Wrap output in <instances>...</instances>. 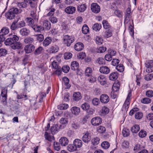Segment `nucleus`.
<instances>
[{"label": "nucleus", "instance_id": "obj_57", "mask_svg": "<svg viewBox=\"0 0 153 153\" xmlns=\"http://www.w3.org/2000/svg\"><path fill=\"white\" fill-rule=\"evenodd\" d=\"M96 43L99 45L102 44L103 41L102 39L99 36L96 37Z\"/></svg>", "mask_w": 153, "mask_h": 153}, {"label": "nucleus", "instance_id": "obj_26", "mask_svg": "<svg viewBox=\"0 0 153 153\" xmlns=\"http://www.w3.org/2000/svg\"><path fill=\"white\" fill-rule=\"evenodd\" d=\"M58 50V47L56 45H54L51 47L48 51L49 53H53L57 52Z\"/></svg>", "mask_w": 153, "mask_h": 153}, {"label": "nucleus", "instance_id": "obj_2", "mask_svg": "<svg viewBox=\"0 0 153 153\" xmlns=\"http://www.w3.org/2000/svg\"><path fill=\"white\" fill-rule=\"evenodd\" d=\"M10 37L8 38L4 42L6 45H10L16 42L19 40V37L16 35H10Z\"/></svg>", "mask_w": 153, "mask_h": 153}, {"label": "nucleus", "instance_id": "obj_13", "mask_svg": "<svg viewBox=\"0 0 153 153\" xmlns=\"http://www.w3.org/2000/svg\"><path fill=\"white\" fill-rule=\"evenodd\" d=\"M10 45H11L12 48L13 49H19L22 48V44L19 42H16Z\"/></svg>", "mask_w": 153, "mask_h": 153}, {"label": "nucleus", "instance_id": "obj_36", "mask_svg": "<svg viewBox=\"0 0 153 153\" xmlns=\"http://www.w3.org/2000/svg\"><path fill=\"white\" fill-rule=\"evenodd\" d=\"M68 150L70 152L74 151L76 150L77 148L73 143V144L69 145L68 146Z\"/></svg>", "mask_w": 153, "mask_h": 153}, {"label": "nucleus", "instance_id": "obj_56", "mask_svg": "<svg viewBox=\"0 0 153 153\" xmlns=\"http://www.w3.org/2000/svg\"><path fill=\"white\" fill-rule=\"evenodd\" d=\"M151 100L148 98H145L141 100V102L144 104H147L150 103Z\"/></svg>", "mask_w": 153, "mask_h": 153}, {"label": "nucleus", "instance_id": "obj_15", "mask_svg": "<svg viewBox=\"0 0 153 153\" xmlns=\"http://www.w3.org/2000/svg\"><path fill=\"white\" fill-rule=\"evenodd\" d=\"M19 32L22 36H25L29 34L30 31L29 29L26 28H24L20 30Z\"/></svg>", "mask_w": 153, "mask_h": 153}, {"label": "nucleus", "instance_id": "obj_48", "mask_svg": "<svg viewBox=\"0 0 153 153\" xmlns=\"http://www.w3.org/2000/svg\"><path fill=\"white\" fill-rule=\"evenodd\" d=\"M101 146L103 148L107 149L109 147L110 145L108 142L105 141L102 143Z\"/></svg>", "mask_w": 153, "mask_h": 153}, {"label": "nucleus", "instance_id": "obj_4", "mask_svg": "<svg viewBox=\"0 0 153 153\" xmlns=\"http://www.w3.org/2000/svg\"><path fill=\"white\" fill-rule=\"evenodd\" d=\"M131 96V91L129 92L127 97L122 107V110H124L125 111H127L128 109V105L130 104L129 100Z\"/></svg>", "mask_w": 153, "mask_h": 153}, {"label": "nucleus", "instance_id": "obj_62", "mask_svg": "<svg viewBox=\"0 0 153 153\" xmlns=\"http://www.w3.org/2000/svg\"><path fill=\"white\" fill-rule=\"evenodd\" d=\"M122 134L123 136L124 137L128 136L129 134L128 130L126 128H124L122 131Z\"/></svg>", "mask_w": 153, "mask_h": 153}, {"label": "nucleus", "instance_id": "obj_29", "mask_svg": "<svg viewBox=\"0 0 153 153\" xmlns=\"http://www.w3.org/2000/svg\"><path fill=\"white\" fill-rule=\"evenodd\" d=\"M51 41V37H48L46 38L43 41V45L45 47L48 46L50 44Z\"/></svg>", "mask_w": 153, "mask_h": 153}, {"label": "nucleus", "instance_id": "obj_41", "mask_svg": "<svg viewBox=\"0 0 153 153\" xmlns=\"http://www.w3.org/2000/svg\"><path fill=\"white\" fill-rule=\"evenodd\" d=\"M112 35V33L111 29H108L107 31L105 32L104 36L105 38H108Z\"/></svg>", "mask_w": 153, "mask_h": 153}, {"label": "nucleus", "instance_id": "obj_23", "mask_svg": "<svg viewBox=\"0 0 153 153\" xmlns=\"http://www.w3.org/2000/svg\"><path fill=\"white\" fill-rule=\"evenodd\" d=\"M43 50V48L42 47L39 46L35 50L33 53L35 55H38L41 53Z\"/></svg>", "mask_w": 153, "mask_h": 153}, {"label": "nucleus", "instance_id": "obj_16", "mask_svg": "<svg viewBox=\"0 0 153 153\" xmlns=\"http://www.w3.org/2000/svg\"><path fill=\"white\" fill-rule=\"evenodd\" d=\"M71 111L73 114L75 116L78 115L80 112V108L77 106H74L72 107Z\"/></svg>", "mask_w": 153, "mask_h": 153}, {"label": "nucleus", "instance_id": "obj_9", "mask_svg": "<svg viewBox=\"0 0 153 153\" xmlns=\"http://www.w3.org/2000/svg\"><path fill=\"white\" fill-rule=\"evenodd\" d=\"M91 140V134L88 132H87L82 137V140L85 143H88Z\"/></svg>", "mask_w": 153, "mask_h": 153}, {"label": "nucleus", "instance_id": "obj_25", "mask_svg": "<svg viewBox=\"0 0 153 153\" xmlns=\"http://www.w3.org/2000/svg\"><path fill=\"white\" fill-rule=\"evenodd\" d=\"M79 66L78 63L76 61L71 62V68L72 70L75 71L78 69Z\"/></svg>", "mask_w": 153, "mask_h": 153}, {"label": "nucleus", "instance_id": "obj_27", "mask_svg": "<svg viewBox=\"0 0 153 153\" xmlns=\"http://www.w3.org/2000/svg\"><path fill=\"white\" fill-rule=\"evenodd\" d=\"M86 8L85 4H80L77 6V10L79 12H84Z\"/></svg>", "mask_w": 153, "mask_h": 153}, {"label": "nucleus", "instance_id": "obj_1", "mask_svg": "<svg viewBox=\"0 0 153 153\" xmlns=\"http://www.w3.org/2000/svg\"><path fill=\"white\" fill-rule=\"evenodd\" d=\"M19 12L17 8L13 7L10 8L8 11L5 13L6 17L9 19H12L15 17V15L17 14Z\"/></svg>", "mask_w": 153, "mask_h": 153}, {"label": "nucleus", "instance_id": "obj_12", "mask_svg": "<svg viewBox=\"0 0 153 153\" xmlns=\"http://www.w3.org/2000/svg\"><path fill=\"white\" fill-rule=\"evenodd\" d=\"M59 143L62 146H65L68 144V140L66 137H62L59 140Z\"/></svg>", "mask_w": 153, "mask_h": 153}, {"label": "nucleus", "instance_id": "obj_46", "mask_svg": "<svg viewBox=\"0 0 153 153\" xmlns=\"http://www.w3.org/2000/svg\"><path fill=\"white\" fill-rule=\"evenodd\" d=\"M100 139L98 137H94L91 140V143L94 145H96L98 144L100 142Z\"/></svg>", "mask_w": 153, "mask_h": 153}, {"label": "nucleus", "instance_id": "obj_17", "mask_svg": "<svg viewBox=\"0 0 153 153\" xmlns=\"http://www.w3.org/2000/svg\"><path fill=\"white\" fill-rule=\"evenodd\" d=\"M82 98L81 93L79 92H75L74 93L73 96V100L75 101H78Z\"/></svg>", "mask_w": 153, "mask_h": 153}, {"label": "nucleus", "instance_id": "obj_20", "mask_svg": "<svg viewBox=\"0 0 153 153\" xmlns=\"http://www.w3.org/2000/svg\"><path fill=\"white\" fill-rule=\"evenodd\" d=\"M131 14V8L130 7H128V8L127 9L126 12L125 22H126V21H129V18Z\"/></svg>", "mask_w": 153, "mask_h": 153}, {"label": "nucleus", "instance_id": "obj_60", "mask_svg": "<svg viewBox=\"0 0 153 153\" xmlns=\"http://www.w3.org/2000/svg\"><path fill=\"white\" fill-rule=\"evenodd\" d=\"M98 63L100 65H102L105 64V60L102 57H99L97 60Z\"/></svg>", "mask_w": 153, "mask_h": 153}, {"label": "nucleus", "instance_id": "obj_24", "mask_svg": "<svg viewBox=\"0 0 153 153\" xmlns=\"http://www.w3.org/2000/svg\"><path fill=\"white\" fill-rule=\"evenodd\" d=\"M44 29L45 28L46 30H49L51 28V23L49 21L47 20L43 21V27Z\"/></svg>", "mask_w": 153, "mask_h": 153}, {"label": "nucleus", "instance_id": "obj_43", "mask_svg": "<svg viewBox=\"0 0 153 153\" xmlns=\"http://www.w3.org/2000/svg\"><path fill=\"white\" fill-rule=\"evenodd\" d=\"M89 28L87 25H84L82 28V32L84 34L87 33L89 32Z\"/></svg>", "mask_w": 153, "mask_h": 153}, {"label": "nucleus", "instance_id": "obj_7", "mask_svg": "<svg viewBox=\"0 0 153 153\" xmlns=\"http://www.w3.org/2000/svg\"><path fill=\"white\" fill-rule=\"evenodd\" d=\"M91 9L93 12L97 13L100 11V8L97 3H93L91 5Z\"/></svg>", "mask_w": 153, "mask_h": 153}, {"label": "nucleus", "instance_id": "obj_44", "mask_svg": "<svg viewBox=\"0 0 153 153\" xmlns=\"http://www.w3.org/2000/svg\"><path fill=\"white\" fill-rule=\"evenodd\" d=\"M33 29L36 32H41L44 30V28L41 26H36Z\"/></svg>", "mask_w": 153, "mask_h": 153}, {"label": "nucleus", "instance_id": "obj_11", "mask_svg": "<svg viewBox=\"0 0 153 153\" xmlns=\"http://www.w3.org/2000/svg\"><path fill=\"white\" fill-rule=\"evenodd\" d=\"M100 99L101 102L104 103H108L109 100V97L106 94H102L100 96Z\"/></svg>", "mask_w": 153, "mask_h": 153}, {"label": "nucleus", "instance_id": "obj_58", "mask_svg": "<svg viewBox=\"0 0 153 153\" xmlns=\"http://www.w3.org/2000/svg\"><path fill=\"white\" fill-rule=\"evenodd\" d=\"M25 25V23L24 21H22L19 22L17 24L18 28H20L24 27Z\"/></svg>", "mask_w": 153, "mask_h": 153}, {"label": "nucleus", "instance_id": "obj_19", "mask_svg": "<svg viewBox=\"0 0 153 153\" xmlns=\"http://www.w3.org/2000/svg\"><path fill=\"white\" fill-rule=\"evenodd\" d=\"M100 71L101 73L107 74L109 73L110 69L109 68L106 66H103L100 67Z\"/></svg>", "mask_w": 153, "mask_h": 153}, {"label": "nucleus", "instance_id": "obj_53", "mask_svg": "<svg viewBox=\"0 0 153 153\" xmlns=\"http://www.w3.org/2000/svg\"><path fill=\"white\" fill-rule=\"evenodd\" d=\"M72 56V54L70 53H66L64 54V57L65 59H68L71 58Z\"/></svg>", "mask_w": 153, "mask_h": 153}, {"label": "nucleus", "instance_id": "obj_22", "mask_svg": "<svg viewBox=\"0 0 153 153\" xmlns=\"http://www.w3.org/2000/svg\"><path fill=\"white\" fill-rule=\"evenodd\" d=\"M97 79L101 85H104L106 83V78L103 75H101L99 76Z\"/></svg>", "mask_w": 153, "mask_h": 153}, {"label": "nucleus", "instance_id": "obj_34", "mask_svg": "<svg viewBox=\"0 0 153 153\" xmlns=\"http://www.w3.org/2000/svg\"><path fill=\"white\" fill-rule=\"evenodd\" d=\"M101 28V24L97 23L95 24L93 26V29L96 31H99Z\"/></svg>", "mask_w": 153, "mask_h": 153}, {"label": "nucleus", "instance_id": "obj_64", "mask_svg": "<svg viewBox=\"0 0 153 153\" xmlns=\"http://www.w3.org/2000/svg\"><path fill=\"white\" fill-rule=\"evenodd\" d=\"M146 96L149 97H153V91L149 90L147 91L146 92Z\"/></svg>", "mask_w": 153, "mask_h": 153}, {"label": "nucleus", "instance_id": "obj_61", "mask_svg": "<svg viewBox=\"0 0 153 153\" xmlns=\"http://www.w3.org/2000/svg\"><path fill=\"white\" fill-rule=\"evenodd\" d=\"M59 122L63 126V125L67 124L68 122L67 119L62 117L60 119Z\"/></svg>", "mask_w": 153, "mask_h": 153}, {"label": "nucleus", "instance_id": "obj_37", "mask_svg": "<svg viewBox=\"0 0 153 153\" xmlns=\"http://www.w3.org/2000/svg\"><path fill=\"white\" fill-rule=\"evenodd\" d=\"M120 88V83H114L112 87V89L114 92L117 91Z\"/></svg>", "mask_w": 153, "mask_h": 153}, {"label": "nucleus", "instance_id": "obj_30", "mask_svg": "<svg viewBox=\"0 0 153 153\" xmlns=\"http://www.w3.org/2000/svg\"><path fill=\"white\" fill-rule=\"evenodd\" d=\"M118 77V73L117 72H115L111 73L109 76V79L110 80L114 81Z\"/></svg>", "mask_w": 153, "mask_h": 153}, {"label": "nucleus", "instance_id": "obj_31", "mask_svg": "<svg viewBox=\"0 0 153 153\" xmlns=\"http://www.w3.org/2000/svg\"><path fill=\"white\" fill-rule=\"evenodd\" d=\"M104 28L105 29H111V27L108 22L106 20H104L102 22Z\"/></svg>", "mask_w": 153, "mask_h": 153}, {"label": "nucleus", "instance_id": "obj_28", "mask_svg": "<svg viewBox=\"0 0 153 153\" xmlns=\"http://www.w3.org/2000/svg\"><path fill=\"white\" fill-rule=\"evenodd\" d=\"M93 71L91 68L90 67L87 68L85 71V74L86 76L89 77L91 76L92 74Z\"/></svg>", "mask_w": 153, "mask_h": 153}, {"label": "nucleus", "instance_id": "obj_47", "mask_svg": "<svg viewBox=\"0 0 153 153\" xmlns=\"http://www.w3.org/2000/svg\"><path fill=\"white\" fill-rule=\"evenodd\" d=\"M37 37V40L39 42L42 41L44 39V37L43 35L41 34H38L36 35Z\"/></svg>", "mask_w": 153, "mask_h": 153}, {"label": "nucleus", "instance_id": "obj_32", "mask_svg": "<svg viewBox=\"0 0 153 153\" xmlns=\"http://www.w3.org/2000/svg\"><path fill=\"white\" fill-rule=\"evenodd\" d=\"M140 128L139 125H135L131 128V131L132 133H137L140 130Z\"/></svg>", "mask_w": 153, "mask_h": 153}, {"label": "nucleus", "instance_id": "obj_8", "mask_svg": "<svg viewBox=\"0 0 153 153\" xmlns=\"http://www.w3.org/2000/svg\"><path fill=\"white\" fill-rule=\"evenodd\" d=\"M7 88H3L1 91V95L2 97V102H3L4 105L7 103Z\"/></svg>", "mask_w": 153, "mask_h": 153}, {"label": "nucleus", "instance_id": "obj_3", "mask_svg": "<svg viewBox=\"0 0 153 153\" xmlns=\"http://www.w3.org/2000/svg\"><path fill=\"white\" fill-rule=\"evenodd\" d=\"M63 39L64 43L68 47L74 41V39L73 37L68 35L65 36Z\"/></svg>", "mask_w": 153, "mask_h": 153}, {"label": "nucleus", "instance_id": "obj_18", "mask_svg": "<svg viewBox=\"0 0 153 153\" xmlns=\"http://www.w3.org/2000/svg\"><path fill=\"white\" fill-rule=\"evenodd\" d=\"M84 48V45L81 42H78L76 43L74 46L75 50L77 51L82 50Z\"/></svg>", "mask_w": 153, "mask_h": 153}, {"label": "nucleus", "instance_id": "obj_38", "mask_svg": "<svg viewBox=\"0 0 153 153\" xmlns=\"http://www.w3.org/2000/svg\"><path fill=\"white\" fill-rule=\"evenodd\" d=\"M81 108L83 110L87 111L89 109L90 105L88 103L85 102L82 105Z\"/></svg>", "mask_w": 153, "mask_h": 153}, {"label": "nucleus", "instance_id": "obj_21", "mask_svg": "<svg viewBox=\"0 0 153 153\" xmlns=\"http://www.w3.org/2000/svg\"><path fill=\"white\" fill-rule=\"evenodd\" d=\"M74 145L75 146L76 148H80L82 146V142L81 140L78 139H76L74 141Z\"/></svg>", "mask_w": 153, "mask_h": 153}, {"label": "nucleus", "instance_id": "obj_59", "mask_svg": "<svg viewBox=\"0 0 153 153\" xmlns=\"http://www.w3.org/2000/svg\"><path fill=\"white\" fill-rule=\"evenodd\" d=\"M100 102L99 99L97 98H95L92 100V103L94 105H98Z\"/></svg>", "mask_w": 153, "mask_h": 153}, {"label": "nucleus", "instance_id": "obj_63", "mask_svg": "<svg viewBox=\"0 0 153 153\" xmlns=\"http://www.w3.org/2000/svg\"><path fill=\"white\" fill-rule=\"evenodd\" d=\"M146 117L148 120H151L153 119V113H149L147 114Z\"/></svg>", "mask_w": 153, "mask_h": 153}, {"label": "nucleus", "instance_id": "obj_50", "mask_svg": "<svg viewBox=\"0 0 153 153\" xmlns=\"http://www.w3.org/2000/svg\"><path fill=\"white\" fill-rule=\"evenodd\" d=\"M116 69L119 71L122 72L124 71V67L122 64H120L117 66Z\"/></svg>", "mask_w": 153, "mask_h": 153}, {"label": "nucleus", "instance_id": "obj_54", "mask_svg": "<svg viewBox=\"0 0 153 153\" xmlns=\"http://www.w3.org/2000/svg\"><path fill=\"white\" fill-rule=\"evenodd\" d=\"M7 53V51L3 48L0 49V57L4 56Z\"/></svg>", "mask_w": 153, "mask_h": 153}, {"label": "nucleus", "instance_id": "obj_39", "mask_svg": "<svg viewBox=\"0 0 153 153\" xmlns=\"http://www.w3.org/2000/svg\"><path fill=\"white\" fill-rule=\"evenodd\" d=\"M63 80L64 84L66 86L67 88L70 87L71 85L69 84V80L67 77H64L63 79Z\"/></svg>", "mask_w": 153, "mask_h": 153}, {"label": "nucleus", "instance_id": "obj_52", "mask_svg": "<svg viewBox=\"0 0 153 153\" xmlns=\"http://www.w3.org/2000/svg\"><path fill=\"white\" fill-rule=\"evenodd\" d=\"M146 131H145L141 130L139 133L138 135L141 138H143L146 136Z\"/></svg>", "mask_w": 153, "mask_h": 153}, {"label": "nucleus", "instance_id": "obj_10", "mask_svg": "<svg viewBox=\"0 0 153 153\" xmlns=\"http://www.w3.org/2000/svg\"><path fill=\"white\" fill-rule=\"evenodd\" d=\"M35 49V47L33 45H28L25 47L24 50L26 53H29L33 51Z\"/></svg>", "mask_w": 153, "mask_h": 153}, {"label": "nucleus", "instance_id": "obj_35", "mask_svg": "<svg viewBox=\"0 0 153 153\" xmlns=\"http://www.w3.org/2000/svg\"><path fill=\"white\" fill-rule=\"evenodd\" d=\"M9 32V29L6 27H3L1 29L0 32V34L5 36Z\"/></svg>", "mask_w": 153, "mask_h": 153}, {"label": "nucleus", "instance_id": "obj_5", "mask_svg": "<svg viewBox=\"0 0 153 153\" xmlns=\"http://www.w3.org/2000/svg\"><path fill=\"white\" fill-rule=\"evenodd\" d=\"M64 126L61 125L56 124L52 126L51 128V133L53 134H55L56 132L58 131L60 129H62L64 128Z\"/></svg>", "mask_w": 153, "mask_h": 153}, {"label": "nucleus", "instance_id": "obj_14", "mask_svg": "<svg viewBox=\"0 0 153 153\" xmlns=\"http://www.w3.org/2000/svg\"><path fill=\"white\" fill-rule=\"evenodd\" d=\"M76 10V8L75 7L69 6L65 9V11L68 14H72L75 13Z\"/></svg>", "mask_w": 153, "mask_h": 153}, {"label": "nucleus", "instance_id": "obj_40", "mask_svg": "<svg viewBox=\"0 0 153 153\" xmlns=\"http://www.w3.org/2000/svg\"><path fill=\"white\" fill-rule=\"evenodd\" d=\"M109 108L105 106L103 107L101 111V112L102 115H105L107 114L109 112Z\"/></svg>", "mask_w": 153, "mask_h": 153}, {"label": "nucleus", "instance_id": "obj_42", "mask_svg": "<svg viewBox=\"0 0 153 153\" xmlns=\"http://www.w3.org/2000/svg\"><path fill=\"white\" fill-rule=\"evenodd\" d=\"M68 107V104H62L58 106V109L60 110H63L67 109Z\"/></svg>", "mask_w": 153, "mask_h": 153}, {"label": "nucleus", "instance_id": "obj_51", "mask_svg": "<svg viewBox=\"0 0 153 153\" xmlns=\"http://www.w3.org/2000/svg\"><path fill=\"white\" fill-rule=\"evenodd\" d=\"M143 116V113L140 112H136L135 114V117L137 119H141Z\"/></svg>", "mask_w": 153, "mask_h": 153}, {"label": "nucleus", "instance_id": "obj_49", "mask_svg": "<svg viewBox=\"0 0 153 153\" xmlns=\"http://www.w3.org/2000/svg\"><path fill=\"white\" fill-rule=\"evenodd\" d=\"M60 143L57 142H54L53 143V146L54 149L56 150L59 151L60 149V146L59 145Z\"/></svg>", "mask_w": 153, "mask_h": 153}, {"label": "nucleus", "instance_id": "obj_55", "mask_svg": "<svg viewBox=\"0 0 153 153\" xmlns=\"http://www.w3.org/2000/svg\"><path fill=\"white\" fill-rule=\"evenodd\" d=\"M27 4L24 2L18 3V6L20 8H25L27 7Z\"/></svg>", "mask_w": 153, "mask_h": 153}, {"label": "nucleus", "instance_id": "obj_45", "mask_svg": "<svg viewBox=\"0 0 153 153\" xmlns=\"http://www.w3.org/2000/svg\"><path fill=\"white\" fill-rule=\"evenodd\" d=\"M146 66L147 68H151L153 67V61L150 60L146 62Z\"/></svg>", "mask_w": 153, "mask_h": 153}, {"label": "nucleus", "instance_id": "obj_6", "mask_svg": "<svg viewBox=\"0 0 153 153\" xmlns=\"http://www.w3.org/2000/svg\"><path fill=\"white\" fill-rule=\"evenodd\" d=\"M102 122V119L99 117H96L93 118L91 121L92 125L94 126H98L101 124Z\"/></svg>", "mask_w": 153, "mask_h": 153}, {"label": "nucleus", "instance_id": "obj_33", "mask_svg": "<svg viewBox=\"0 0 153 153\" xmlns=\"http://www.w3.org/2000/svg\"><path fill=\"white\" fill-rule=\"evenodd\" d=\"M34 39L30 37H27L24 40V42L26 44H32L34 42Z\"/></svg>", "mask_w": 153, "mask_h": 153}]
</instances>
